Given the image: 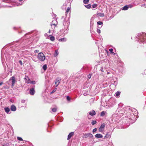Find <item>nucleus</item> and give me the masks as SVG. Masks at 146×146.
I'll return each mask as SVG.
<instances>
[{"instance_id":"obj_1","label":"nucleus","mask_w":146,"mask_h":146,"mask_svg":"<svg viewBox=\"0 0 146 146\" xmlns=\"http://www.w3.org/2000/svg\"><path fill=\"white\" fill-rule=\"evenodd\" d=\"M136 40L140 44L146 43V33L141 32L139 33L136 35Z\"/></svg>"},{"instance_id":"obj_55","label":"nucleus","mask_w":146,"mask_h":146,"mask_svg":"<svg viewBox=\"0 0 146 146\" xmlns=\"http://www.w3.org/2000/svg\"><path fill=\"white\" fill-rule=\"evenodd\" d=\"M13 29H14V30H16V29H17V28L16 27H14L13 28Z\"/></svg>"},{"instance_id":"obj_6","label":"nucleus","mask_w":146,"mask_h":146,"mask_svg":"<svg viewBox=\"0 0 146 146\" xmlns=\"http://www.w3.org/2000/svg\"><path fill=\"white\" fill-rule=\"evenodd\" d=\"M35 35H33L31 37L28 38V39L26 40L27 41H28L27 44H29L31 43L32 41L35 40V38H36L35 37Z\"/></svg>"},{"instance_id":"obj_5","label":"nucleus","mask_w":146,"mask_h":146,"mask_svg":"<svg viewBox=\"0 0 146 146\" xmlns=\"http://www.w3.org/2000/svg\"><path fill=\"white\" fill-rule=\"evenodd\" d=\"M131 110L129 108H127L125 109V110L124 111V113L125 114V115L126 117H129L131 115Z\"/></svg>"},{"instance_id":"obj_32","label":"nucleus","mask_w":146,"mask_h":146,"mask_svg":"<svg viewBox=\"0 0 146 146\" xmlns=\"http://www.w3.org/2000/svg\"><path fill=\"white\" fill-rule=\"evenodd\" d=\"M120 92L119 91L117 92L115 94V95L117 97L119 96L120 94Z\"/></svg>"},{"instance_id":"obj_25","label":"nucleus","mask_w":146,"mask_h":146,"mask_svg":"<svg viewBox=\"0 0 146 146\" xmlns=\"http://www.w3.org/2000/svg\"><path fill=\"white\" fill-rule=\"evenodd\" d=\"M67 39L66 38H60L59 39V41L60 42H64Z\"/></svg>"},{"instance_id":"obj_56","label":"nucleus","mask_w":146,"mask_h":146,"mask_svg":"<svg viewBox=\"0 0 146 146\" xmlns=\"http://www.w3.org/2000/svg\"><path fill=\"white\" fill-rule=\"evenodd\" d=\"M50 30H49V31H48V33H50Z\"/></svg>"},{"instance_id":"obj_31","label":"nucleus","mask_w":146,"mask_h":146,"mask_svg":"<svg viewBox=\"0 0 146 146\" xmlns=\"http://www.w3.org/2000/svg\"><path fill=\"white\" fill-rule=\"evenodd\" d=\"M85 6L87 9H90L91 8V6L90 4H88L87 5H86Z\"/></svg>"},{"instance_id":"obj_18","label":"nucleus","mask_w":146,"mask_h":146,"mask_svg":"<svg viewBox=\"0 0 146 146\" xmlns=\"http://www.w3.org/2000/svg\"><path fill=\"white\" fill-rule=\"evenodd\" d=\"M132 6L131 5H126L123 7L122 9H128L129 8H131Z\"/></svg>"},{"instance_id":"obj_30","label":"nucleus","mask_w":146,"mask_h":146,"mask_svg":"<svg viewBox=\"0 0 146 146\" xmlns=\"http://www.w3.org/2000/svg\"><path fill=\"white\" fill-rule=\"evenodd\" d=\"M97 15L98 17H103L104 16V13H98L97 14Z\"/></svg>"},{"instance_id":"obj_63","label":"nucleus","mask_w":146,"mask_h":146,"mask_svg":"<svg viewBox=\"0 0 146 146\" xmlns=\"http://www.w3.org/2000/svg\"><path fill=\"white\" fill-rule=\"evenodd\" d=\"M46 35H47V34H45V36H46Z\"/></svg>"},{"instance_id":"obj_39","label":"nucleus","mask_w":146,"mask_h":146,"mask_svg":"<svg viewBox=\"0 0 146 146\" xmlns=\"http://www.w3.org/2000/svg\"><path fill=\"white\" fill-rule=\"evenodd\" d=\"M89 1V0H84V3L85 4L87 3Z\"/></svg>"},{"instance_id":"obj_9","label":"nucleus","mask_w":146,"mask_h":146,"mask_svg":"<svg viewBox=\"0 0 146 146\" xmlns=\"http://www.w3.org/2000/svg\"><path fill=\"white\" fill-rule=\"evenodd\" d=\"M71 13V10H67L65 13L66 17L65 19H69L70 17V14Z\"/></svg>"},{"instance_id":"obj_50","label":"nucleus","mask_w":146,"mask_h":146,"mask_svg":"<svg viewBox=\"0 0 146 146\" xmlns=\"http://www.w3.org/2000/svg\"><path fill=\"white\" fill-rule=\"evenodd\" d=\"M32 59V60H33V61H35V62H37V61H38L37 60H36L34 58H33Z\"/></svg>"},{"instance_id":"obj_21","label":"nucleus","mask_w":146,"mask_h":146,"mask_svg":"<svg viewBox=\"0 0 146 146\" xmlns=\"http://www.w3.org/2000/svg\"><path fill=\"white\" fill-rule=\"evenodd\" d=\"M74 133V132H71L68 135L67 139L68 140L70 139L71 137L73 135Z\"/></svg>"},{"instance_id":"obj_15","label":"nucleus","mask_w":146,"mask_h":146,"mask_svg":"<svg viewBox=\"0 0 146 146\" xmlns=\"http://www.w3.org/2000/svg\"><path fill=\"white\" fill-rule=\"evenodd\" d=\"M19 33H21L23 35H25V36L26 37V36L27 35H29V34H31L30 33H26L24 31H21L20 32L19 31Z\"/></svg>"},{"instance_id":"obj_26","label":"nucleus","mask_w":146,"mask_h":146,"mask_svg":"<svg viewBox=\"0 0 146 146\" xmlns=\"http://www.w3.org/2000/svg\"><path fill=\"white\" fill-rule=\"evenodd\" d=\"M95 18L94 16H93L92 17V18H91L90 19V25H93L94 23L93 22V20Z\"/></svg>"},{"instance_id":"obj_35","label":"nucleus","mask_w":146,"mask_h":146,"mask_svg":"<svg viewBox=\"0 0 146 146\" xmlns=\"http://www.w3.org/2000/svg\"><path fill=\"white\" fill-rule=\"evenodd\" d=\"M52 15L53 18H55L56 17V15L53 13H52Z\"/></svg>"},{"instance_id":"obj_12","label":"nucleus","mask_w":146,"mask_h":146,"mask_svg":"<svg viewBox=\"0 0 146 146\" xmlns=\"http://www.w3.org/2000/svg\"><path fill=\"white\" fill-rule=\"evenodd\" d=\"M19 44H16L15 45V48L14 50L17 51H19L20 50V48L19 46Z\"/></svg>"},{"instance_id":"obj_49","label":"nucleus","mask_w":146,"mask_h":146,"mask_svg":"<svg viewBox=\"0 0 146 146\" xmlns=\"http://www.w3.org/2000/svg\"><path fill=\"white\" fill-rule=\"evenodd\" d=\"M56 91V90L54 89L53 90L52 92H51V94H52L54 92Z\"/></svg>"},{"instance_id":"obj_13","label":"nucleus","mask_w":146,"mask_h":146,"mask_svg":"<svg viewBox=\"0 0 146 146\" xmlns=\"http://www.w3.org/2000/svg\"><path fill=\"white\" fill-rule=\"evenodd\" d=\"M111 133L110 132H107L105 136H104V138H108L110 137L111 136Z\"/></svg>"},{"instance_id":"obj_58","label":"nucleus","mask_w":146,"mask_h":146,"mask_svg":"<svg viewBox=\"0 0 146 146\" xmlns=\"http://www.w3.org/2000/svg\"><path fill=\"white\" fill-rule=\"evenodd\" d=\"M110 146H114V145L113 144H111L110 145Z\"/></svg>"},{"instance_id":"obj_57","label":"nucleus","mask_w":146,"mask_h":146,"mask_svg":"<svg viewBox=\"0 0 146 146\" xmlns=\"http://www.w3.org/2000/svg\"><path fill=\"white\" fill-rule=\"evenodd\" d=\"M23 0H19V2H21L22 1H23Z\"/></svg>"},{"instance_id":"obj_22","label":"nucleus","mask_w":146,"mask_h":146,"mask_svg":"<svg viewBox=\"0 0 146 146\" xmlns=\"http://www.w3.org/2000/svg\"><path fill=\"white\" fill-rule=\"evenodd\" d=\"M106 114H107V112L106 111H103L101 113L100 116L102 117H103Z\"/></svg>"},{"instance_id":"obj_28","label":"nucleus","mask_w":146,"mask_h":146,"mask_svg":"<svg viewBox=\"0 0 146 146\" xmlns=\"http://www.w3.org/2000/svg\"><path fill=\"white\" fill-rule=\"evenodd\" d=\"M58 54V50H55L54 53V57H56L57 56V55Z\"/></svg>"},{"instance_id":"obj_45","label":"nucleus","mask_w":146,"mask_h":146,"mask_svg":"<svg viewBox=\"0 0 146 146\" xmlns=\"http://www.w3.org/2000/svg\"><path fill=\"white\" fill-rule=\"evenodd\" d=\"M103 129H102V128H101V127H100L99 129V131H100V132L102 131Z\"/></svg>"},{"instance_id":"obj_4","label":"nucleus","mask_w":146,"mask_h":146,"mask_svg":"<svg viewBox=\"0 0 146 146\" xmlns=\"http://www.w3.org/2000/svg\"><path fill=\"white\" fill-rule=\"evenodd\" d=\"M37 56L38 59L40 61H43L45 59V56L42 52L39 53Z\"/></svg>"},{"instance_id":"obj_11","label":"nucleus","mask_w":146,"mask_h":146,"mask_svg":"<svg viewBox=\"0 0 146 146\" xmlns=\"http://www.w3.org/2000/svg\"><path fill=\"white\" fill-rule=\"evenodd\" d=\"M33 87L30 89L29 92L30 94L32 95H33L35 93V91L34 88L35 87V86H33Z\"/></svg>"},{"instance_id":"obj_14","label":"nucleus","mask_w":146,"mask_h":146,"mask_svg":"<svg viewBox=\"0 0 146 146\" xmlns=\"http://www.w3.org/2000/svg\"><path fill=\"white\" fill-rule=\"evenodd\" d=\"M88 137H89L90 138H92L93 136L92 134L90 133L86 134H85L84 136V137L85 138Z\"/></svg>"},{"instance_id":"obj_33","label":"nucleus","mask_w":146,"mask_h":146,"mask_svg":"<svg viewBox=\"0 0 146 146\" xmlns=\"http://www.w3.org/2000/svg\"><path fill=\"white\" fill-rule=\"evenodd\" d=\"M42 68L44 70H45L47 69V65L46 64L42 66Z\"/></svg>"},{"instance_id":"obj_19","label":"nucleus","mask_w":146,"mask_h":146,"mask_svg":"<svg viewBox=\"0 0 146 146\" xmlns=\"http://www.w3.org/2000/svg\"><path fill=\"white\" fill-rule=\"evenodd\" d=\"M4 110L5 112L7 114H10V113H9L10 111V109L8 107H5L4 108Z\"/></svg>"},{"instance_id":"obj_20","label":"nucleus","mask_w":146,"mask_h":146,"mask_svg":"<svg viewBox=\"0 0 146 146\" xmlns=\"http://www.w3.org/2000/svg\"><path fill=\"white\" fill-rule=\"evenodd\" d=\"M95 137L97 138H102L103 136L102 134H97L95 135Z\"/></svg>"},{"instance_id":"obj_34","label":"nucleus","mask_w":146,"mask_h":146,"mask_svg":"<svg viewBox=\"0 0 146 146\" xmlns=\"http://www.w3.org/2000/svg\"><path fill=\"white\" fill-rule=\"evenodd\" d=\"M113 49L112 48H110L109 50V51L112 54H115V53H114V52H113Z\"/></svg>"},{"instance_id":"obj_2","label":"nucleus","mask_w":146,"mask_h":146,"mask_svg":"<svg viewBox=\"0 0 146 146\" xmlns=\"http://www.w3.org/2000/svg\"><path fill=\"white\" fill-rule=\"evenodd\" d=\"M70 24V21L68 19H64L63 22L62 31H63L64 34H66L68 32L69 27Z\"/></svg>"},{"instance_id":"obj_7","label":"nucleus","mask_w":146,"mask_h":146,"mask_svg":"<svg viewBox=\"0 0 146 146\" xmlns=\"http://www.w3.org/2000/svg\"><path fill=\"white\" fill-rule=\"evenodd\" d=\"M9 81L11 82V86H13L15 85V82H16L15 80V75H14L12 77H11L9 80Z\"/></svg>"},{"instance_id":"obj_3","label":"nucleus","mask_w":146,"mask_h":146,"mask_svg":"<svg viewBox=\"0 0 146 146\" xmlns=\"http://www.w3.org/2000/svg\"><path fill=\"white\" fill-rule=\"evenodd\" d=\"M116 10H106V17L108 16V20H110L112 18L114 15H115L118 12L115 13Z\"/></svg>"},{"instance_id":"obj_47","label":"nucleus","mask_w":146,"mask_h":146,"mask_svg":"<svg viewBox=\"0 0 146 146\" xmlns=\"http://www.w3.org/2000/svg\"><path fill=\"white\" fill-rule=\"evenodd\" d=\"M19 63L20 64H21V65H22V64H23V63H22V61L21 60H19Z\"/></svg>"},{"instance_id":"obj_10","label":"nucleus","mask_w":146,"mask_h":146,"mask_svg":"<svg viewBox=\"0 0 146 146\" xmlns=\"http://www.w3.org/2000/svg\"><path fill=\"white\" fill-rule=\"evenodd\" d=\"M25 81L26 83L29 84L31 83V80L27 76H25V78H24Z\"/></svg>"},{"instance_id":"obj_40","label":"nucleus","mask_w":146,"mask_h":146,"mask_svg":"<svg viewBox=\"0 0 146 146\" xmlns=\"http://www.w3.org/2000/svg\"><path fill=\"white\" fill-rule=\"evenodd\" d=\"M92 6L93 8H95L97 6V4H93Z\"/></svg>"},{"instance_id":"obj_44","label":"nucleus","mask_w":146,"mask_h":146,"mask_svg":"<svg viewBox=\"0 0 146 146\" xmlns=\"http://www.w3.org/2000/svg\"><path fill=\"white\" fill-rule=\"evenodd\" d=\"M21 102L22 103H24L25 102V100H22L21 101Z\"/></svg>"},{"instance_id":"obj_61","label":"nucleus","mask_w":146,"mask_h":146,"mask_svg":"<svg viewBox=\"0 0 146 146\" xmlns=\"http://www.w3.org/2000/svg\"><path fill=\"white\" fill-rule=\"evenodd\" d=\"M74 145V146H77L76 144L75 145Z\"/></svg>"},{"instance_id":"obj_59","label":"nucleus","mask_w":146,"mask_h":146,"mask_svg":"<svg viewBox=\"0 0 146 146\" xmlns=\"http://www.w3.org/2000/svg\"><path fill=\"white\" fill-rule=\"evenodd\" d=\"M111 99H110V100H109V102H111Z\"/></svg>"},{"instance_id":"obj_17","label":"nucleus","mask_w":146,"mask_h":146,"mask_svg":"<svg viewBox=\"0 0 146 146\" xmlns=\"http://www.w3.org/2000/svg\"><path fill=\"white\" fill-rule=\"evenodd\" d=\"M89 114L91 116H93L96 114L95 111L93 110L89 112Z\"/></svg>"},{"instance_id":"obj_42","label":"nucleus","mask_w":146,"mask_h":146,"mask_svg":"<svg viewBox=\"0 0 146 146\" xmlns=\"http://www.w3.org/2000/svg\"><path fill=\"white\" fill-rule=\"evenodd\" d=\"M30 83L32 84H35L36 83L35 82V81H31V83Z\"/></svg>"},{"instance_id":"obj_16","label":"nucleus","mask_w":146,"mask_h":146,"mask_svg":"<svg viewBox=\"0 0 146 146\" xmlns=\"http://www.w3.org/2000/svg\"><path fill=\"white\" fill-rule=\"evenodd\" d=\"M10 109L11 110L13 111H15L16 110V106L13 104L11 105Z\"/></svg>"},{"instance_id":"obj_52","label":"nucleus","mask_w":146,"mask_h":146,"mask_svg":"<svg viewBox=\"0 0 146 146\" xmlns=\"http://www.w3.org/2000/svg\"><path fill=\"white\" fill-rule=\"evenodd\" d=\"M39 52V50H35L34 51V52H35V53H36V52Z\"/></svg>"},{"instance_id":"obj_51","label":"nucleus","mask_w":146,"mask_h":146,"mask_svg":"<svg viewBox=\"0 0 146 146\" xmlns=\"http://www.w3.org/2000/svg\"><path fill=\"white\" fill-rule=\"evenodd\" d=\"M91 75L90 74H89L88 75V78H89V79H90V78H91Z\"/></svg>"},{"instance_id":"obj_38","label":"nucleus","mask_w":146,"mask_h":146,"mask_svg":"<svg viewBox=\"0 0 146 146\" xmlns=\"http://www.w3.org/2000/svg\"><path fill=\"white\" fill-rule=\"evenodd\" d=\"M17 139L18 140H19V141H23V139L21 137H17Z\"/></svg>"},{"instance_id":"obj_64","label":"nucleus","mask_w":146,"mask_h":146,"mask_svg":"<svg viewBox=\"0 0 146 146\" xmlns=\"http://www.w3.org/2000/svg\"><path fill=\"white\" fill-rule=\"evenodd\" d=\"M31 36V35H30V36H29V37H30Z\"/></svg>"},{"instance_id":"obj_53","label":"nucleus","mask_w":146,"mask_h":146,"mask_svg":"<svg viewBox=\"0 0 146 146\" xmlns=\"http://www.w3.org/2000/svg\"><path fill=\"white\" fill-rule=\"evenodd\" d=\"M87 95L86 93H84L83 94V95L84 96H86Z\"/></svg>"},{"instance_id":"obj_43","label":"nucleus","mask_w":146,"mask_h":146,"mask_svg":"<svg viewBox=\"0 0 146 146\" xmlns=\"http://www.w3.org/2000/svg\"><path fill=\"white\" fill-rule=\"evenodd\" d=\"M97 31L98 33L100 34V33L101 32V31L99 29H97Z\"/></svg>"},{"instance_id":"obj_27","label":"nucleus","mask_w":146,"mask_h":146,"mask_svg":"<svg viewBox=\"0 0 146 146\" xmlns=\"http://www.w3.org/2000/svg\"><path fill=\"white\" fill-rule=\"evenodd\" d=\"M97 23L98 25H102V26H100V27L98 26V27L99 28H101L102 27V25H103V23L102 22L100 21H99L97 22Z\"/></svg>"},{"instance_id":"obj_46","label":"nucleus","mask_w":146,"mask_h":146,"mask_svg":"<svg viewBox=\"0 0 146 146\" xmlns=\"http://www.w3.org/2000/svg\"><path fill=\"white\" fill-rule=\"evenodd\" d=\"M97 131V129L96 128H95L93 130V133H94L95 132H96Z\"/></svg>"},{"instance_id":"obj_36","label":"nucleus","mask_w":146,"mask_h":146,"mask_svg":"<svg viewBox=\"0 0 146 146\" xmlns=\"http://www.w3.org/2000/svg\"><path fill=\"white\" fill-rule=\"evenodd\" d=\"M105 127V125L104 123L102 124L100 126V127L102 129H104Z\"/></svg>"},{"instance_id":"obj_23","label":"nucleus","mask_w":146,"mask_h":146,"mask_svg":"<svg viewBox=\"0 0 146 146\" xmlns=\"http://www.w3.org/2000/svg\"><path fill=\"white\" fill-rule=\"evenodd\" d=\"M51 109L52 112H55L57 110V108L56 107H55L54 108H51Z\"/></svg>"},{"instance_id":"obj_54","label":"nucleus","mask_w":146,"mask_h":146,"mask_svg":"<svg viewBox=\"0 0 146 146\" xmlns=\"http://www.w3.org/2000/svg\"><path fill=\"white\" fill-rule=\"evenodd\" d=\"M3 84V82H0V86L1 85Z\"/></svg>"},{"instance_id":"obj_62","label":"nucleus","mask_w":146,"mask_h":146,"mask_svg":"<svg viewBox=\"0 0 146 146\" xmlns=\"http://www.w3.org/2000/svg\"><path fill=\"white\" fill-rule=\"evenodd\" d=\"M33 32L35 33L36 32V31H34Z\"/></svg>"},{"instance_id":"obj_29","label":"nucleus","mask_w":146,"mask_h":146,"mask_svg":"<svg viewBox=\"0 0 146 146\" xmlns=\"http://www.w3.org/2000/svg\"><path fill=\"white\" fill-rule=\"evenodd\" d=\"M49 36H50V40L52 41H54L55 40L54 37L51 35H50Z\"/></svg>"},{"instance_id":"obj_37","label":"nucleus","mask_w":146,"mask_h":146,"mask_svg":"<svg viewBox=\"0 0 146 146\" xmlns=\"http://www.w3.org/2000/svg\"><path fill=\"white\" fill-rule=\"evenodd\" d=\"M96 123V121L95 120H93L91 122L92 124L93 125L95 124Z\"/></svg>"},{"instance_id":"obj_8","label":"nucleus","mask_w":146,"mask_h":146,"mask_svg":"<svg viewBox=\"0 0 146 146\" xmlns=\"http://www.w3.org/2000/svg\"><path fill=\"white\" fill-rule=\"evenodd\" d=\"M58 24V22L57 20L56 19H54L52 20V22L51 23V26L53 28V27H54V28Z\"/></svg>"},{"instance_id":"obj_24","label":"nucleus","mask_w":146,"mask_h":146,"mask_svg":"<svg viewBox=\"0 0 146 146\" xmlns=\"http://www.w3.org/2000/svg\"><path fill=\"white\" fill-rule=\"evenodd\" d=\"M60 82V80L58 79H56V80L55 84L56 85V86H57L59 84Z\"/></svg>"},{"instance_id":"obj_60","label":"nucleus","mask_w":146,"mask_h":146,"mask_svg":"<svg viewBox=\"0 0 146 146\" xmlns=\"http://www.w3.org/2000/svg\"><path fill=\"white\" fill-rule=\"evenodd\" d=\"M63 18H64V17H62V19H63Z\"/></svg>"},{"instance_id":"obj_41","label":"nucleus","mask_w":146,"mask_h":146,"mask_svg":"<svg viewBox=\"0 0 146 146\" xmlns=\"http://www.w3.org/2000/svg\"><path fill=\"white\" fill-rule=\"evenodd\" d=\"M66 99L68 101H69L70 100V98L69 96H66Z\"/></svg>"},{"instance_id":"obj_48","label":"nucleus","mask_w":146,"mask_h":146,"mask_svg":"<svg viewBox=\"0 0 146 146\" xmlns=\"http://www.w3.org/2000/svg\"><path fill=\"white\" fill-rule=\"evenodd\" d=\"M120 108H118L116 110V111L118 112L119 111V110L120 109Z\"/></svg>"}]
</instances>
